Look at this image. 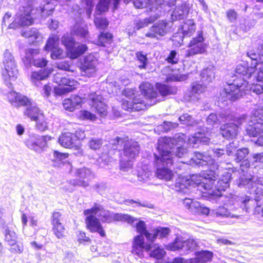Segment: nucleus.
Wrapping results in <instances>:
<instances>
[{
  "label": "nucleus",
  "instance_id": "nucleus-44",
  "mask_svg": "<svg viewBox=\"0 0 263 263\" xmlns=\"http://www.w3.org/2000/svg\"><path fill=\"white\" fill-rule=\"evenodd\" d=\"M212 151L213 153V156L214 157L216 158L217 160H224L226 161V158L229 156L227 153V146L226 149H224L220 148L217 145H215L212 147Z\"/></svg>",
  "mask_w": 263,
  "mask_h": 263
},
{
  "label": "nucleus",
  "instance_id": "nucleus-35",
  "mask_svg": "<svg viewBox=\"0 0 263 263\" xmlns=\"http://www.w3.org/2000/svg\"><path fill=\"white\" fill-rule=\"evenodd\" d=\"M113 35L105 31L100 32L98 36V39L96 40L95 44L101 47H105L109 45L112 42Z\"/></svg>",
  "mask_w": 263,
  "mask_h": 263
},
{
  "label": "nucleus",
  "instance_id": "nucleus-52",
  "mask_svg": "<svg viewBox=\"0 0 263 263\" xmlns=\"http://www.w3.org/2000/svg\"><path fill=\"white\" fill-rule=\"evenodd\" d=\"M103 206L100 204L95 203L93 206L88 209L85 210L83 212L84 215H93L95 216L97 214L98 215L101 211Z\"/></svg>",
  "mask_w": 263,
  "mask_h": 263
},
{
  "label": "nucleus",
  "instance_id": "nucleus-64",
  "mask_svg": "<svg viewBox=\"0 0 263 263\" xmlns=\"http://www.w3.org/2000/svg\"><path fill=\"white\" fill-rule=\"evenodd\" d=\"M62 214L59 212H54L52 214L51 218L52 226H55L61 224Z\"/></svg>",
  "mask_w": 263,
  "mask_h": 263
},
{
  "label": "nucleus",
  "instance_id": "nucleus-54",
  "mask_svg": "<svg viewBox=\"0 0 263 263\" xmlns=\"http://www.w3.org/2000/svg\"><path fill=\"white\" fill-rule=\"evenodd\" d=\"M52 231L59 239H61L64 236L65 228L62 223L52 226Z\"/></svg>",
  "mask_w": 263,
  "mask_h": 263
},
{
  "label": "nucleus",
  "instance_id": "nucleus-1",
  "mask_svg": "<svg viewBox=\"0 0 263 263\" xmlns=\"http://www.w3.org/2000/svg\"><path fill=\"white\" fill-rule=\"evenodd\" d=\"M184 135L176 138L164 137L158 141L157 153L154 154V165L156 177L165 181L171 180L174 176L171 169L174 161L175 156L182 157L187 152L183 146Z\"/></svg>",
  "mask_w": 263,
  "mask_h": 263
},
{
  "label": "nucleus",
  "instance_id": "nucleus-5",
  "mask_svg": "<svg viewBox=\"0 0 263 263\" xmlns=\"http://www.w3.org/2000/svg\"><path fill=\"white\" fill-rule=\"evenodd\" d=\"M132 0H123L124 3L127 4ZM121 0H100L97 7V10L100 13L106 12L108 10L110 4L113 5L114 9L118 8ZM135 7L142 8L147 6L148 4H154L156 8H161V11L164 12L166 11V6L171 7L175 6L176 0H133Z\"/></svg>",
  "mask_w": 263,
  "mask_h": 263
},
{
  "label": "nucleus",
  "instance_id": "nucleus-25",
  "mask_svg": "<svg viewBox=\"0 0 263 263\" xmlns=\"http://www.w3.org/2000/svg\"><path fill=\"white\" fill-rule=\"evenodd\" d=\"M85 222L87 228L91 232H97L101 237L105 236V232L99 218L93 215L86 216Z\"/></svg>",
  "mask_w": 263,
  "mask_h": 263
},
{
  "label": "nucleus",
  "instance_id": "nucleus-3",
  "mask_svg": "<svg viewBox=\"0 0 263 263\" xmlns=\"http://www.w3.org/2000/svg\"><path fill=\"white\" fill-rule=\"evenodd\" d=\"M247 54L251 60V66H249L248 61H243L237 66L235 73L231 76L220 93L219 99L222 101L232 102L238 99L243 96L248 83L246 82L252 79L258 63V55L254 50L248 51Z\"/></svg>",
  "mask_w": 263,
  "mask_h": 263
},
{
  "label": "nucleus",
  "instance_id": "nucleus-12",
  "mask_svg": "<svg viewBox=\"0 0 263 263\" xmlns=\"http://www.w3.org/2000/svg\"><path fill=\"white\" fill-rule=\"evenodd\" d=\"M3 64L4 69L2 71V76L8 87L11 86V81H14L18 73L16 65L13 56L6 50L4 54Z\"/></svg>",
  "mask_w": 263,
  "mask_h": 263
},
{
  "label": "nucleus",
  "instance_id": "nucleus-33",
  "mask_svg": "<svg viewBox=\"0 0 263 263\" xmlns=\"http://www.w3.org/2000/svg\"><path fill=\"white\" fill-rule=\"evenodd\" d=\"M170 233V230L167 227H159L154 229L151 233L149 243L152 244V248L154 247V242L157 238H163L166 237Z\"/></svg>",
  "mask_w": 263,
  "mask_h": 263
},
{
  "label": "nucleus",
  "instance_id": "nucleus-23",
  "mask_svg": "<svg viewBox=\"0 0 263 263\" xmlns=\"http://www.w3.org/2000/svg\"><path fill=\"white\" fill-rule=\"evenodd\" d=\"M97 60L92 54L85 56L80 62V69L88 77H91L96 71Z\"/></svg>",
  "mask_w": 263,
  "mask_h": 263
},
{
  "label": "nucleus",
  "instance_id": "nucleus-51",
  "mask_svg": "<svg viewBox=\"0 0 263 263\" xmlns=\"http://www.w3.org/2000/svg\"><path fill=\"white\" fill-rule=\"evenodd\" d=\"M206 121L207 124L211 126H217L219 123L222 122L220 117V114H219V117H218L217 115L214 113L210 114L207 117Z\"/></svg>",
  "mask_w": 263,
  "mask_h": 263
},
{
  "label": "nucleus",
  "instance_id": "nucleus-62",
  "mask_svg": "<svg viewBox=\"0 0 263 263\" xmlns=\"http://www.w3.org/2000/svg\"><path fill=\"white\" fill-rule=\"evenodd\" d=\"M13 244H9L11 246L10 251L15 253H21L24 250L23 245L21 242L15 241Z\"/></svg>",
  "mask_w": 263,
  "mask_h": 263
},
{
  "label": "nucleus",
  "instance_id": "nucleus-55",
  "mask_svg": "<svg viewBox=\"0 0 263 263\" xmlns=\"http://www.w3.org/2000/svg\"><path fill=\"white\" fill-rule=\"evenodd\" d=\"M94 23L97 28L101 30L106 29L109 24V22L105 18L102 17L96 18L94 20Z\"/></svg>",
  "mask_w": 263,
  "mask_h": 263
},
{
  "label": "nucleus",
  "instance_id": "nucleus-46",
  "mask_svg": "<svg viewBox=\"0 0 263 263\" xmlns=\"http://www.w3.org/2000/svg\"><path fill=\"white\" fill-rule=\"evenodd\" d=\"M203 83L199 82H193L191 85V94L193 96H196L204 92L205 89V84L204 83L203 84Z\"/></svg>",
  "mask_w": 263,
  "mask_h": 263
},
{
  "label": "nucleus",
  "instance_id": "nucleus-9",
  "mask_svg": "<svg viewBox=\"0 0 263 263\" xmlns=\"http://www.w3.org/2000/svg\"><path fill=\"white\" fill-rule=\"evenodd\" d=\"M25 5L20 6L13 22L8 26L9 29H16L25 26L31 25L33 20L31 15L33 10V5L37 0H25Z\"/></svg>",
  "mask_w": 263,
  "mask_h": 263
},
{
  "label": "nucleus",
  "instance_id": "nucleus-43",
  "mask_svg": "<svg viewBox=\"0 0 263 263\" xmlns=\"http://www.w3.org/2000/svg\"><path fill=\"white\" fill-rule=\"evenodd\" d=\"M252 79L257 83H263V61L258 59V63Z\"/></svg>",
  "mask_w": 263,
  "mask_h": 263
},
{
  "label": "nucleus",
  "instance_id": "nucleus-31",
  "mask_svg": "<svg viewBox=\"0 0 263 263\" xmlns=\"http://www.w3.org/2000/svg\"><path fill=\"white\" fill-rule=\"evenodd\" d=\"M102 97L98 96L96 99L92 98L91 105L94 110L101 117H105L107 114L106 105L101 100Z\"/></svg>",
  "mask_w": 263,
  "mask_h": 263
},
{
  "label": "nucleus",
  "instance_id": "nucleus-17",
  "mask_svg": "<svg viewBox=\"0 0 263 263\" xmlns=\"http://www.w3.org/2000/svg\"><path fill=\"white\" fill-rule=\"evenodd\" d=\"M50 139L47 136H40L36 134H30L26 140V146L30 149L40 153L46 146L47 141Z\"/></svg>",
  "mask_w": 263,
  "mask_h": 263
},
{
  "label": "nucleus",
  "instance_id": "nucleus-29",
  "mask_svg": "<svg viewBox=\"0 0 263 263\" xmlns=\"http://www.w3.org/2000/svg\"><path fill=\"white\" fill-rule=\"evenodd\" d=\"M213 252L202 250L196 252V257L189 259L188 263H205L210 261L213 257Z\"/></svg>",
  "mask_w": 263,
  "mask_h": 263
},
{
  "label": "nucleus",
  "instance_id": "nucleus-48",
  "mask_svg": "<svg viewBox=\"0 0 263 263\" xmlns=\"http://www.w3.org/2000/svg\"><path fill=\"white\" fill-rule=\"evenodd\" d=\"M71 32L75 35L85 37L88 34V31L86 27L77 24L73 27Z\"/></svg>",
  "mask_w": 263,
  "mask_h": 263
},
{
  "label": "nucleus",
  "instance_id": "nucleus-4",
  "mask_svg": "<svg viewBox=\"0 0 263 263\" xmlns=\"http://www.w3.org/2000/svg\"><path fill=\"white\" fill-rule=\"evenodd\" d=\"M257 185L263 186V177L260 175L241 176L238 182V186L247 189V192L252 196L243 195L239 196L236 198V202L246 212L249 213L251 209L255 208V212L263 216V207L259 205V202L263 199V190Z\"/></svg>",
  "mask_w": 263,
  "mask_h": 263
},
{
  "label": "nucleus",
  "instance_id": "nucleus-41",
  "mask_svg": "<svg viewBox=\"0 0 263 263\" xmlns=\"http://www.w3.org/2000/svg\"><path fill=\"white\" fill-rule=\"evenodd\" d=\"M157 89L162 97L170 95H175L177 93V89L174 87H171L165 84L157 83Z\"/></svg>",
  "mask_w": 263,
  "mask_h": 263
},
{
  "label": "nucleus",
  "instance_id": "nucleus-7",
  "mask_svg": "<svg viewBox=\"0 0 263 263\" xmlns=\"http://www.w3.org/2000/svg\"><path fill=\"white\" fill-rule=\"evenodd\" d=\"M220 117L223 122H232L223 124L220 128L222 136L227 139L235 138L237 134L239 126L246 122L248 118L246 114L236 115L228 110L222 111Z\"/></svg>",
  "mask_w": 263,
  "mask_h": 263
},
{
  "label": "nucleus",
  "instance_id": "nucleus-19",
  "mask_svg": "<svg viewBox=\"0 0 263 263\" xmlns=\"http://www.w3.org/2000/svg\"><path fill=\"white\" fill-rule=\"evenodd\" d=\"M54 82L58 84L59 88L60 95H63L73 91L76 89V85L77 83L73 79H70L67 76H63L59 73L54 77Z\"/></svg>",
  "mask_w": 263,
  "mask_h": 263
},
{
  "label": "nucleus",
  "instance_id": "nucleus-27",
  "mask_svg": "<svg viewBox=\"0 0 263 263\" xmlns=\"http://www.w3.org/2000/svg\"><path fill=\"white\" fill-rule=\"evenodd\" d=\"M7 97L9 102L16 107L25 105L29 102L27 97L14 91L9 92Z\"/></svg>",
  "mask_w": 263,
  "mask_h": 263
},
{
  "label": "nucleus",
  "instance_id": "nucleus-63",
  "mask_svg": "<svg viewBox=\"0 0 263 263\" xmlns=\"http://www.w3.org/2000/svg\"><path fill=\"white\" fill-rule=\"evenodd\" d=\"M69 184L74 186H79L84 187H86L89 185L87 181L80 178L79 179H75L70 180Z\"/></svg>",
  "mask_w": 263,
  "mask_h": 263
},
{
  "label": "nucleus",
  "instance_id": "nucleus-26",
  "mask_svg": "<svg viewBox=\"0 0 263 263\" xmlns=\"http://www.w3.org/2000/svg\"><path fill=\"white\" fill-rule=\"evenodd\" d=\"M140 146L137 142L127 141L124 143L123 148L124 156L128 159H134L138 156Z\"/></svg>",
  "mask_w": 263,
  "mask_h": 263
},
{
  "label": "nucleus",
  "instance_id": "nucleus-30",
  "mask_svg": "<svg viewBox=\"0 0 263 263\" xmlns=\"http://www.w3.org/2000/svg\"><path fill=\"white\" fill-rule=\"evenodd\" d=\"M189 144L190 146L196 148L199 146L200 144L209 145L210 139L204 136L201 133H196L194 136L189 138Z\"/></svg>",
  "mask_w": 263,
  "mask_h": 263
},
{
  "label": "nucleus",
  "instance_id": "nucleus-60",
  "mask_svg": "<svg viewBox=\"0 0 263 263\" xmlns=\"http://www.w3.org/2000/svg\"><path fill=\"white\" fill-rule=\"evenodd\" d=\"M133 159L125 160L124 158H121L120 160V166L121 170L126 172L132 168L133 166Z\"/></svg>",
  "mask_w": 263,
  "mask_h": 263
},
{
  "label": "nucleus",
  "instance_id": "nucleus-16",
  "mask_svg": "<svg viewBox=\"0 0 263 263\" xmlns=\"http://www.w3.org/2000/svg\"><path fill=\"white\" fill-rule=\"evenodd\" d=\"M143 7V8H144ZM145 7L149 10L150 15L144 19L138 20L136 21L135 25L137 30H140L141 28L147 26L149 24L154 23L159 17H160L164 12L161 11V8H156L154 4H148Z\"/></svg>",
  "mask_w": 263,
  "mask_h": 263
},
{
  "label": "nucleus",
  "instance_id": "nucleus-38",
  "mask_svg": "<svg viewBox=\"0 0 263 263\" xmlns=\"http://www.w3.org/2000/svg\"><path fill=\"white\" fill-rule=\"evenodd\" d=\"M195 30V24L193 20H188L181 26V29H179V32L182 34L181 41H183V38L185 36H191Z\"/></svg>",
  "mask_w": 263,
  "mask_h": 263
},
{
  "label": "nucleus",
  "instance_id": "nucleus-8",
  "mask_svg": "<svg viewBox=\"0 0 263 263\" xmlns=\"http://www.w3.org/2000/svg\"><path fill=\"white\" fill-rule=\"evenodd\" d=\"M246 130L250 137L257 138V144L263 145V107L253 109Z\"/></svg>",
  "mask_w": 263,
  "mask_h": 263
},
{
  "label": "nucleus",
  "instance_id": "nucleus-47",
  "mask_svg": "<svg viewBox=\"0 0 263 263\" xmlns=\"http://www.w3.org/2000/svg\"><path fill=\"white\" fill-rule=\"evenodd\" d=\"M178 120L181 124L188 126H193L196 124L195 119L188 114H182L179 117Z\"/></svg>",
  "mask_w": 263,
  "mask_h": 263
},
{
  "label": "nucleus",
  "instance_id": "nucleus-2",
  "mask_svg": "<svg viewBox=\"0 0 263 263\" xmlns=\"http://www.w3.org/2000/svg\"><path fill=\"white\" fill-rule=\"evenodd\" d=\"M190 163L202 168H207L201 174V181L198 183V186H202L205 190L212 189L214 185L218 193H215L213 197L216 201L222 196L221 192L224 191L230 185L232 174L230 172H226L216 181L219 173V166L211 156L197 152H194V157L191 159Z\"/></svg>",
  "mask_w": 263,
  "mask_h": 263
},
{
  "label": "nucleus",
  "instance_id": "nucleus-42",
  "mask_svg": "<svg viewBox=\"0 0 263 263\" xmlns=\"http://www.w3.org/2000/svg\"><path fill=\"white\" fill-rule=\"evenodd\" d=\"M202 83L208 84L215 78L214 69L213 67L203 69L200 74Z\"/></svg>",
  "mask_w": 263,
  "mask_h": 263
},
{
  "label": "nucleus",
  "instance_id": "nucleus-22",
  "mask_svg": "<svg viewBox=\"0 0 263 263\" xmlns=\"http://www.w3.org/2000/svg\"><path fill=\"white\" fill-rule=\"evenodd\" d=\"M84 136L80 135L79 137L76 134L70 132L63 133L59 138V142L63 147L68 148H79V139H82Z\"/></svg>",
  "mask_w": 263,
  "mask_h": 263
},
{
  "label": "nucleus",
  "instance_id": "nucleus-49",
  "mask_svg": "<svg viewBox=\"0 0 263 263\" xmlns=\"http://www.w3.org/2000/svg\"><path fill=\"white\" fill-rule=\"evenodd\" d=\"M214 215L217 218H233L235 216L232 214L227 208L224 206H220L219 209H217L214 212Z\"/></svg>",
  "mask_w": 263,
  "mask_h": 263
},
{
  "label": "nucleus",
  "instance_id": "nucleus-36",
  "mask_svg": "<svg viewBox=\"0 0 263 263\" xmlns=\"http://www.w3.org/2000/svg\"><path fill=\"white\" fill-rule=\"evenodd\" d=\"M189 8L185 5L177 6L172 13L173 21L184 19L189 13Z\"/></svg>",
  "mask_w": 263,
  "mask_h": 263
},
{
  "label": "nucleus",
  "instance_id": "nucleus-6",
  "mask_svg": "<svg viewBox=\"0 0 263 263\" xmlns=\"http://www.w3.org/2000/svg\"><path fill=\"white\" fill-rule=\"evenodd\" d=\"M135 220L133 223V227L136 228L139 235L136 236L133 239L132 253L141 257L143 256V250L151 251L152 249V244L149 243L151 233L149 232L146 228L145 222L143 220Z\"/></svg>",
  "mask_w": 263,
  "mask_h": 263
},
{
  "label": "nucleus",
  "instance_id": "nucleus-58",
  "mask_svg": "<svg viewBox=\"0 0 263 263\" xmlns=\"http://www.w3.org/2000/svg\"><path fill=\"white\" fill-rule=\"evenodd\" d=\"M137 60L139 62L140 64L139 67L140 69L145 68L147 64V58L146 55L143 54L141 52H138L136 53Z\"/></svg>",
  "mask_w": 263,
  "mask_h": 263
},
{
  "label": "nucleus",
  "instance_id": "nucleus-10",
  "mask_svg": "<svg viewBox=\"0 0 263 263\" xmlns=\"http://www.w3.org/2000/svg\"><path fill=\"white\" fill-rule=\"evenodd\" d=\"M141 95L137 96V92L134 89L125 88L124 95L127 98L131 99L135 104H142L144 103L143 98L146 99H157V92L154 90L153 86L148 82H143L139 86Z\"/></svg>",
  "mask_w": 263,
  "mask_h": 263
},
{
  "label": "nucleus",
  "instance_id": "nucleus-56",
  "mask_svg": "<svg viewBox=\"0 0 263 263\" xmlns=\"http://www.w3.org/2000/svg\"><path fill=\"white\" fill-rule=\"evenodd\" d=\"M53 161L64 163L65 161H66V159L68 157V154L67 153H62L59 151H54L53 152Z\"/></svg>",
  "mask_w": 263,
  "mask_h": 263
},
{
  "label": "nucleus",
  "instance_id": "nucleus-21",
  "mask_svg": "<svg viewBox=\"0 0 263 263\" xmlns=\"http://www.w3.org/2000/svg\"><path fill=\"white\" fill-rule=\"evenodd\" d=\"M166 21H160L155 23L151 28L150 32L146 34V36L156 38L157 40L164 36L170 31V27Z\"/></svg>",
  "mask_w": 263,
  "mask_h": 263
},
{
  "label": "nucleus",
  "instance_id": "nucleus-39",
  "mask_svg": "<svg viewBox=\"0 0 263 263\" xmlns=\"http://www.w3.org/2000/svg\"><path fill=\"white\" fill-rule=\"evenodd\" d=\"M81 98L78 96L73 99H65L63 101L64 108L69 111H73L76 108L81 106Z\"/></svg>",
  "mask_w": 263,
  "mask_h": 263
},
{
  "label": "nucleus",
  "instance_id": "nucleus-57",
  "mask_svg": "<svg viewBox=\"0 0 263 263\" xmlns=\"http://www.w3.org/2000/svg\"><path fill=\"white\" fill-rule=\"evenodd\" d=\"M165 61L169 64L174 65L178 63L179 58L176 50H172L170 51L169 54L165 59Z\"/></svg>",
  "mask_w": 263,
  "mask_h": 263
},
{
  "label": "nucleus",
  "instance_id": "nucleus-13",
  "mask_svg": "<svg viewBox=\"0 0 263 263\" xmlns=\"http://www.w3.org/2000/svg\"><path fill=\"white\" fill-rule=\"evenodd\" d=\"M98 216L100 221L103 223H110L113 221H126L129 224H132L137 219L134 218L129 215L115 213L108 210H105L102 208L100 212L98 214Z\"/></svg>",
  "mask_w": 263,
  "mask_h": 263
},
{
  "label": "nucleus",
  "instance_id": "nucleus-28",
  "mask_svg": "<svg viewBox=\"0 0 263 263\" xmlns=\"http://www.w3.org/2000/svg\"><path fill=\"white\" fill-rule=\"evenodd\" d=\"M24 106L27 108L24 112V115L30 118L32 121H37L40 115H41V110L36 106V104L29 99V102Z\"/></svg>",
  "mask_w": 263,
  "mask_h": 263
},
{
  "label": "nucleus",
  "instance_id": "nucleus-15",
  "mask_svg": "<svg viewBox=\"0 0 263 263\" xmlns=\"http://www.w3.org/2000/svg\"><path fill=\"white\" fill-rule=\"evenodd\" d=\"M59 37L57 34L49 36L45 46L46 51H50V57L53 60L61 59L64 57L63 50L59 47Z\"/></svg>",
  "mask_w": 263,
  "mask_h": 263
},
{
  "label": "nucleus",
  "instance_id": "nucleus-32",
  "mask_svg": "<svg viewBox=\"0 0 263 263\" xmlns=\"http://www.w3.org/2000/svg\"><path fill=\"white\" fill-rule=\"evenodd\" d=\"M21 34L23 36L30 39L32 43L40 42L42 39L41 34L35 28H24Z\"/></svg>",
  "mask_w": 263,
  "mask_h": 263
},
{
  "label": "nucleus",
  "instance_id": "nucleus-53",
  "mask_svg": "<svg viewBox=\"0 0 263 263\" xmlns=\"http://www.w3.org/2000/svg\"><path fill=\"white\" fill-rule=\"evenodd\" d=\"M184 203L189 210L194 212H198L199 209L202 206L199 202L194 201L190 199H186Z\"/></svg>",
  "mask_w": 263,
  "mask_h": 263
},
{
  "label": "nucleus",
  "instance_id": "nucleus-45",
  "mask_svg": "<svg viewBox=\"0 0 263 263\" xmlns=\"http://www.w3.org/2000/svg\"><path fill=\"white\" fill-rule=\"evenodd\" d=\"M76 176L80 178L88 181L93 178V174L91 171L87 168L83 167L79 168L76 171Z\"/></svg>",
  "mask_w": 263,
  "mask_h": 263
},
{
  "label": "nucleus",
  "instance_id": "nucleus-20",
  "mask_svg": "<svg viewBox=\"0 0 263 263\" xmlns=\"http://www.w3.org/2000/svg\"><path fill=\"white\" fill-rule=\"evenodd\" d=\"M237 141H233L227 145V153L228 156L232 157L236 163H239L245 159L249 153L248 148H237Z\"/></svg>",
  "mask_w": 263,
  "mask_h": 263
},
{
  "label": "nucleus",
  "instance_id": "nucleus-14",
  "mask_svg": "<svg viewBox=\"0 0 263 263\" xmlns=\"http://www.w3.org/2000/svg\"><path fill=\"white\" fill-rule=\"evenodd\" d=\"M204 38L202 31H198L197 35L190 41L186 57H189L197 54H202L206 52V45L204 43Z\"/></svg>",
  "mask_w": 263,
  "mask_h": 263
},
{
  "label": "nucleus",
  "instance_id": "nucleus-59",
  "mask_svg": "<svg viewBox=\"0 0 263 263\" xmlns=\"http://www.w3.org/2000/svg\"><path fill=\"white\" fill-rule=\"evenodd\" d=\"M165 251L163 249L159 247H156L150 253L151 257L155 258L157 259H162L165 255Z\"/></svg>",
  "mask_w": 263,
  "mask_h": 263
},
{
  "label": "nucleus",
  "instance_id": "nucleus-37",
  "mask_svg": "<svg viewBox=\"0 0 263 263\" xmlns=\"http://www.w3.org/2000/svg\"><path fill=\"white\" fill-rule=\"evenodd\" d=\"M255 80H249L247 82L246 87L243 90V95L247 93L246 91L250 90L253 93L259 95L263 92V85L259 83H255Z\"/></svg>",
  "mask_w": 263,
  "mask_h": 263
},
{
  "label": "nucleus",
  "instance_id": "nucleus-61",
  "mask_svg": "<svg viewBox=\"0 0 263 263\" xmlns=\"http://www.w3.org/2000/svg\"><path fill=\"white\" fill-rule=\"evenodd\" d=\"M102 143L101 139L92 138L90 139L88 145L91 149L96 150L101 147Z\"/></svg>",
  "mask_w": 263,
  "mask_h": 263
},
{
  "label": "nucleus",
  "instance_id": "nucleus-50",
  "mask_svg": "<svg viewBox=\"0 0 263 263\" xmlns=\"http://www.w3.org/2000/svg\"><path fill=\"white\" fill-rule=\"evenodd\" d=\"M5 240L8 242V245L13 244L16 241L17 236L16 233L6 228L4 232Z\"/></svg>",
  "mask_w": 263,
  "mask_h": 263
},
{
  "label": "nucleus",
  "instance_id": "nucleus-18",
  "mask_svg": "<svg viewBox=\"0 0 263 263\" xmlns=\"http://www.w3.org/2000/svg\"><path fill=\"white\" fill-rule=\"evenodd\" d=\"M39 53V51L37 49H28L26 52L25 57L22 59L26 67L33 65L38 67H44L47 65L48 61L45 58H36Z\"/></svg>",
  "mask_w": 263,
  "mask_h": 263
},
{
  "label": "nucleus",
  "instance_id": "nucleus-24",
  "mask_svg": "<svg viewBox=\"0 0 263 263\" xmlns=\"http://www.w3.org/2000/svg\"><path fill=\"white\" fill-rule=\"evenodd\" d=\"M71 0H45L43 3L40 6V9L42 16H46L51 14L53 10L54 9L55 3L56 4L58 3L62 6H64L66 3V5L68 6Z\"/></svg>",
  "mask_w": 263,
  "mask_h": 263
},
{
  "label": "nucleus",
  "instance_id": "nucleus-34",
  "mask_svg": "<svg viewBox=\"0 0 263 263\" xmlns=\"http://www.w3.org/2000/svg\"><path fill=\"white\" fill-rule=\"evenodd\" d=\"M196 246L194 241L192 240H187L182 241L176 239L172 245L173 249L179 250L183 249L185 251H190L192 250Z\"/></svg>",
  "mask_w": 263,
  "mask_h": 263
},
{
  "label": "nucleus",
  "instance_id": "nucleus-11",
  "mask_svg": "<svg viewBox=\"0 0 263 263\" xmlns=\"http://www.w3.org/2000/svg\"><path fill=\"white\" fill-rule=\"evenodd\" d=\"M61 41L67 51L68 57L76 59L83 54L88 49L86 44L77 43L71 34L64 33Z\"/></svg>",
  "mask_w": 263,
  "mask_h": 263
},
{
  "label": "nucleus",
  "instance_id": "nucleus-40",
  "mask_svg": "<svg viewBox=\"0 0 263 263\" xmlns=\"http://www.w3.org/2000/svg\"><path fill=\"white\" fill-rule=\"evenodd\" d=\"M51 72L50 69L44 68L38 71H34L32 73L31 78L36 85L40 83V81L47 79Z\"/></svg>",
  "mask_w": 263,
  "mask_h": 263
}]
</instances>
